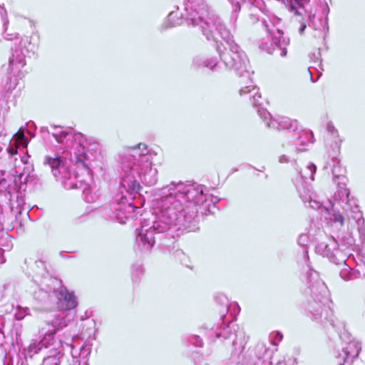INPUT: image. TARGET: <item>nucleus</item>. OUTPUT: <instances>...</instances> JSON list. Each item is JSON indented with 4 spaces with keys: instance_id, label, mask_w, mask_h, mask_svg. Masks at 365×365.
Wrapping results in <instances>:
<instances>
[{
    "instance_id": "obj_1",
    "label": "nucleus",
    "mask_w": 365,
    "mask_h": 365,
    "mask_svg": "<svg viewBox=\"0 0 365 365\" xmlns=\"http://www.w3.org/2000/svg\"><path fill=\"white\" fill-rule=\"evenodd\" d=\"M57 299V307L59 310H71L74 309L77 305L76 297L66 288L58 292Z\"/></svg>"
},
{
    "instance_id": "obj_2",
    "label": "nucleus",
    "mask_w": 365,
    "mask_h": 365,
    "mask_svg": "<svg viewBox=\"0 0 365 365\" xmlns=\"http://www.w3.org/2000/svg\"><path fill=\"white\" fill-rule=\"evenodd\" d=\"M57 331L58 329L53 327V324L49 322L45 323L38 329V333H42L43 336L41 340L45 339L46 336H53Z\"/></svg>"
},
{
    "instance_id": "obj_3",
    "label": "nucleus",
    "mask_w": 365,
    "mask_h": 365,
    "mask_svg": "<svg viewBox=\"0 0 365 365\" xmlns=\"http://www.w3.org/2000/svg\"><path fill=\"white\" fill-rule=\"evenodd\" d=\"M62 163L61 159L58 158H51L48 160V163L52 168H58Z\"/></svg>"
},
{
    "instance_id": "obj_4",
    "label": "nucleus",
    "mask_w": 365,
    "mask_h": 365,
    "mask_svg": "<svg viewBox=\"0 0 365 365\" xmlns=\"http://www.w3.org/2000/svg\"><path fill=\"white\" fill-rule=\"evenodd\" d=\"M16 145L19 144H24L26 143V138L23 131H19L16 133Z\"/></svg>"
},
{
    "instance_id": "obj_5",
    "label": "nucleus",
    "mask_w": 365,
    "mask_h": 365,
    "mask_svg": "<svg viewBox=\"0 0 365 365\" xmlns=\"http://www.w3.org/2000/svg\"><path fill=\"white\" fill-rule=\"evenodd\" d=\"M42 365H59V362L54 357H48L45 359Z\"/></svg>"
},
{
    "instance_id": "obj_6",
    "label": "nucleus",
    "mask_w": 365,
    "mask_h": 365,
    "mask_svg": "<svg viewBox=\"0 0 365 365\" xmlns=\"http://www.w3.org/2000/svg\"><path fill=\"white\" fill-rule=\"evenodd\" d=\"M131 150H136V149H139V150H145L146 151L147 150V145L144 143H139L138 145H137L136 146H133V147H131L130 148Z\"/></svg>"
},
{
    "instance_id": "obj_7",
    "label": "nucleus",
    "mask_w": 365,
    "mask_h": 365,
    "mask_svg": "<svg viewBox=\"0 0 365 365\" xmlns=\"http://www.w3.org/2000/svg\"><path fill=\"white\" fill-rule=\"evenodd\" d=\"M7 152L11 155H15L18 153V145H16V147L14 148H9L7 149Z\"/></svg>"
},
{
    "instance_id": "obj_8",
    "label": "nucleus",
    "mask_w": 365,
    "mask_h": 365,
    "mask_svg": "<svg viewBox=\"0 0 365 365\" xmlns=\"http://www.w3.org/2000/svg\"><path fill=\"white\" fill-rule=\"evenodd\" d=\"M294 3L300 8H304V2H307L308 0H294Z\"/></svg>"
},
{
    "instance_id": "obj_9",
    "label": "nucleus",
    "mask_w": 365,
    "mask_h": 365,
    "mask_svg": "<svg viewBox=\"0 0 365 365\" xmlns=\"http://www.w3.org/2000/svg\"><path fill=\"white\" fill-rule=\"evenodd\" d=\"M138 162H139V163H143V162H145V163H148V169H149V170L151 169V167H152V160L151 159L146 158L145 160H140Z\"/></svg>"
},
{
    "instance_id": "obj_10",
    "label": "nucleus",
    "mask_w": 365,
    "mask_h": 365,
    "mask_svg": "<svg viewBox=\"0 0 365 365\" xmlns=\"http://www.w3.org/2000/svg\"><path fill=\"white\" fill-rule=\"evenodd\" d=\"M133 190H139L140 189V185L138 182L137 181H134L133 182Z\"/></svg>"
},
{
    "instance_id": "obj_11",
    "label": "nucleus",
    "mask_w": 365,
    "mask_h": 365,
    "mask_svg": "<svg viewBox=\"0 0 365 365\" xmlns=\"http://www.w3.org/2000/svg\"><path fill=\"white\" fill-rule=\"evenodd\" d=\"M148 154H149V152L148 151V150L146 151L142 150L141 153L139 154V156L140 158H143V157L147 156Z\"/></svg>"
},
{
    "instance_id": "obj_12",
    "label": "nucleus",
    "mask_w": 365,
    "mask_h": 365,
    "mask_svg": "<svg viewBox=\"0 0 365 365\" xmlns=\"http://www.w3.org/2000/svg\"><path fill=\"white\" fill-rule=\"evenodd\" d=\"M305 28H306V24L303 22V23L302 24V25H301L300 29H299V32H300L301 34H302V33H303V31H304Z\"/></svg>"
},
{
    "instance_id": "obj_13",
    "label": "nucleus",
    "mask_w": 365,
    "mask_h": 365,
    "mask_svg": "<svg viewBox=\"0 0 365 365\" xmlns=\"http://www.w3.org/2000/svg\"><path fill=\"white\" fill-rule=\"evenodd\" d=\"M291 10L292 11H294L295 12V14L297 15H300V13L298 11V10L294 7V6L292 5L291 6Z\"/></svg>"
},
{
    "instance_id": "obj_14",
    "label": "nucleus",
    "mask_w": 365,
    "mask_h": 365,
    "mask_svg": "<svg viewBox=\"0 0 365 365\" xmlns=\"http://www.w3.org/2000/svg\"><path fill=\"white\" fill-rule=\"evenodd\" d=\"M22 175H23V174H22V173H20L19 175H17V174H16V175H15V176L19 177V179H21V178Z\"/></svg>"
},
{
    "instance_id": "obj_15",
    "label": "nucleus",
    "mask_w": 365,
    "mask_h": 365,
    "mask_svg": "<svg viewBox=\"0 0 365 365\" xmlns=\"http://www.w3.org/2000/svg\"><path fill=\"white\" fill-rule=\"evenodd\" d=\"M340 365H344V364H341Z\"/></svg>"
}]
</instances>
